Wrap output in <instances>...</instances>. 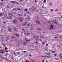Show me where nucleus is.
Segmentation results:
<instances>
[{"label": "nucleus", "instance_id": "nucleus-36", "mask_svg": "<svg viewBox=\"0 0 62 62\" xmlns=\"http://www.w3.org/2000/svg\"><path fill=\"white\" fill-rule=\"evenodd\" d=\"M58 40L59 41H61V40H60V39H59Z\"/></svg>", "mask_w": 62, "mask_h": 62}, {"label": "nucleus", "instance_id": "nucleus-20", "mask_svg": "<svg viewBox=\"0 0 62 62\" xmlns=\"http://www.w3.org/2000/svg\"><path fill=\"white\" fill-rule=\"evenodd\" d=\"M27 26H31L32 25V24L31 23H29L27 24Z\"/></svg>", "mask_w": 62, "mask_h": 62}, {"label": "nucleus", "instance_id": "nucleus-64", "mask_svg": "<svg viewBox=\"0 0 62 62\" xmlns=\"http://www.w3.org/2000/svg\"><path fill=\"white\" fill-rule=\"evenodd\" d=\"M56 36H59V35H58V34H57Z\"/></svg>", "mask_w": 62, "mask_h": 62}, {"label": "nucleus", "instance_id": "nucleus-63", "mask_svg": "<svg viewBox=\"0 0 62 62\" xmlns=\"http://www.w3.org/2000/svg\"><path fill=\"white\" fill-rule=\"evenodd\" d=\"M37 29L38 30H40V29H38V28H37Z\"/></svg>", "mask_w": 62, "mask_h": 62}, {"label": "nucleus", "instance_id": "nucleus-29", "mask_svg": "<svg viewBox=\"0 0 62 62\" xmlns=\"http://www.w3.org/2000/svg\"><path fill=\"white\" fill-rule=\"evenodd\" d=\"M36 38H39V35H36Z\"/></svg>", "mask_w": 62, "mask_h": 62}, {"label": "nucleus", "instance_id": "nucleus-25", "mask_svg": "<svg viewBox=\"0 0 62 62\" xmlns=\"http://www.w3.org/2000/svg\"><path fill=\"white\" fill-rule=\"evenodd\" d=\"M1 16H3V13H1L0 14V16L1 17Z\"/></svg>", "mask_w": 62, "mask_h": 62}, {"label": "nucleus", "instance_id": "nucleus-35", "mask_svg": "<svg viewBox=\"0 0 62 62\" xmlns=\"http://www.w3.org/2000/svg\"><path fill=\"white\" fill-rule=\"evenodd\" d=\"M24 28H23V29H22V31L23 32V31H24Z\"/></svg>", "mask_w": 62, "mask_h": 62}, {"label": "nucleus", "instance_id": "nucleus-17", "mask_svg": "<svg viewBox=\"0 0 62 62\" xmlns=\"http://www.w3.org/2000/svg\"><path fill=\"white\" fill-rule=\"evenodd\" d=\"M53 28H54V27H53V25H52L50 27V29H53Z\"/></svg>", "mask_w": 62, "mask_h": 62}, {"label": "nucleus", "instance_id": "nucleus-30", "mask_svg": "<svg viewBox=\"0 0 62 62\" xmlns=\"http://www.w3.org/2000/svg\"><path fill=\"white\" fill-rule=\"evenodd\" d=\"M26 12H27V13H28V14H30V13H29V12H28V11H26Z\"/></svg>", "mask_w": 62, "mask_h": 62}, {"label": "nucleus", "instance_id": "nucleus-51", "mask_svg": "<svg viewBox=\"0 0 62 62\" xmlns=\"http://www.w3.org/2000/svg\"><path fill=\"white\" fill-rule=\"evenodd\" d=\"M23 44H24V45H25V42H24L23 43Z\"/></svg>", "mask_w": 62, "mask_h": 62}, {"label": "nucleus", "instance_id": "nucleus-39", "mask_svg": "<svg viewBox=\"0 0 62 62\" xmlns=\"http://www.w3.org/2000/svg\"><path fill=\"white\" fill-rule=\"evenodd\" d=\"M28 19H30V18L28 16V17H27Z\"/></svg>", "mask_w": 62, "mask_h": 62}, {"label": "nucleus", "instance_id": "nucleus-8", "mask_svg": "<svg viewBox=\"0 0 62 62\" xmlns=\"http://www.w3.org/2000/svg\"><path fill=\"white\" fill-rule=\"evenodd\" d=\"M21 45L19 43H18L16 45V46L17 47H18V48H19L20 47Z\"/></svg>", "mask_w": 62, "mask_h": 62}, {"label": "nucleus", "instance_id": "nucleus-54", "mask_svg": "<svg viewBox=\"0 0 62 62\" xmlns=\"http://www.w3.org/2000/svg\"><path fill=\"white\" fill-rule=\"evenodd\" d=\"M10 15H11V16H13V15L11 14H10Z\"/></svg>", "mask_w": 62, "mask_h": 62}, {"label": "nucleus", "instance_id": "nucleus-21", "mask_svg": "<svg viewBox=\"0 0 62 62\" xmlns=\"http://www.w3.org/2000/svg\"><path fill=\"white\" fill-rule=\"evenodd\" d=\"M16 36L17 37H19V36L18 35V34H15Z\"/></svg>", "mask_w": 62, "mask_h": 62}, {"label": "nucleus", "instance_id": "nucleus-2", "mask_svg": "<svg viewBox=\"0 0 62 62\" xmlns=\"http://www.w3.org/2000/svg\"><path fill=\"white\" fill-rule=\"evenodd\" d=\"M13 23H18V21L17 20H16V19H14L13 21Z\"/></svg>", "mask_w": 62, "mask_h": 62}, {"label": "nucleus", "instance_id": "nucleus-43", "mask_svg": "<svg viewBox=\"0 0 62 62\" xmlns=\"http://www.w3.org/2000/svg\"><path fill=\"white\" fill-rule=\"evenodd\" d=\"M36 11H37V12H39V10H36Z\"/></svg>", "mask_w": 62, "mask_h": 62}, {"label": "nucleus", "instance_id": "nucleus-6", "mask_svg": "<svg viewBox=\"0 0 62 62\" xmlns=\"http://www.w3.org/2000/svg\"><path fill=\"white\" fill-rule=\"evenodd\" d=\"M13 29L15 31H17L18 30V29L17 28H15L14 27H13Z\"/></svg>", "mask_w": 62, "mask_h": 62}, {"label": "nucleus", "instance_id": "nucleus-32", "mask_svg": "<svg viewBox=\"0 0 62 62\" xmlns=\"http://www.w3.org/2000/svg\"><path fill=\"white\" fill-rule=\"evenodd\" d=\"M3 45L4 47H6V46H6L5 44H3Z\"/></svg>", "mask_w": 62, "mask_h": 62}, {"label": "nucleus", "instance_id": "nucleus-24", "mask_svg": "<svg viewBox=\"0 0 62 62\" xmlns=\"http://www.w3.org/2000/svg\"><path fill=\"white\" fill-rule=\"evenodd\" d=\"M40 38H41V39H44V37H43L42 36H41L40 37Z\"/></svg>", "mask_w": 62, "mask_h": 62}, {"label": "nucleus", "instance_id": "nucleus-9", "mask_svg": "<svg viewBox=\"0 0 62 62\" xmlns=\"http://www.w3.org/2000/svg\"><path fill=\"white\" fill-rule=\"evenodd\" d=\"M19 19H20V22H22L23 20V17H20L19 18Z\"/></svg>", "mask_w": 62, "mask_h": 62}, {"label": "nucleus", "instance_id": "nucleus-49", "mask_svg": "<svg viewBox=\"0 0 62 62\" xmlns=\"http://www.w3.org/2000/svg\"><path fill=\"white\" fill-rule=\"evenodd\" d=\"M26 62H29V61H26Z\"/></svg>", "mask_w": 62, "mask_h": 62}, {"label": "nucleus", "instance_id": "nucleus-60", "mask_svg": "<svg viewBox=\"0 0 62 62\" xmlns=\"http://www.w3.org/2000/svg\"><path fill=\"white\" fill-rule=\"evenodd\" d=\"M57 10H58V9H57V10H55V11H57Z\"/></svg>", "mask_w": 62, "mask_h": 62}, {"label": "nucleus", "instance_id": "nucleus-53", "mask_svg": "<svg viewBox=\"0 0 62 62\" xmlns=\"http://www.w3.org/2000/svg\"><path fill=\"white\" fill-rule=\"evenodd\" d=\"M20 2H23V0H20Z\"/></svg>", "mask_w": 62, "mask_h": 62}, {"label": "nucleus", "instance_id": "nucleus-28", "mask_svg": "<svg viewBox=\"0 0 62 62\" xmlns=\"http://www.w3.org/2000/svg\"><path fill=\"white\" fill-rule=\"evenodd\" d=\"M53 22L54 23H55V22H56V21L55 20L53 21Z\"/></svg>", "mask_w": 62, "mask_h": 62}, {"label": "nucleus", "instance_id": "nucleus-23", "mask_svg": "<svg viewBox=\"0 0 62 62\" xmlns=\"http://www.w3.org/2000/svg\"><path fill=\"white\" fill-rule=\"evenodd\" d=\"M1 39L2 40H4V38L3 37L1 38Z\"/></svg>", "mask_w": 62, "mask_h": 62}, {"label": "nucleus", "instance_id": "nucleus-22", "mask_svg": "<svg viewBox=\"0 0 62 62\" xmlns=\"http://www.w3.org/2000/svg\"><path fill=\"white\" fill-rule=\"evenodd\" d=\"M45 51L46 52H48V49H45Z\"/></svg>", "mask_w": 62, "mask_h": 62}, {"label": "nucleus", "instance_id": "nucleus-33", "mask_svg": "<svg viewBox=\"0 0 62 62\" xmlns=\"http://www.w3.org/2000/svg\"><path fill=\"white\" fill-rule=\"evenodd\" d=\"M23 14L24 16H26V14Z\"/></svg>", "mask_w": 62, "mask_h": 62}, {"label": "nucleus", "instance_id": "nucleus-12", "mask_svg": "<svg viewBox=\"0 0 62 62\" xmlns=\"http://www.w3.org/2000/svg\"><path fill=\"white\" fill-rule=\"evenodd\" d=\"M59 56L60 58H62V54H60L59 55Z\"/></svg>", "mask_w": 62, "mask_h": 62}, {"label": "nucleus", "instance_id": "nucleus-7", "mask_svg": "<svg viewBox=\"0 0 62 62\" xmlns=\"http://www.w3.org/2000/svg\"><path fill=\"white\" fill-rule=\"evenodd\" d=\"M8 39H9V38L8 37H7L5 38V41H7V40H8Z\"/></svg>", "mask_w": 62, "mask_h": 62}, {"label": "nucleus", "instance_id": "nucleus-34", "mask_svg": "<svg viewBox=\"0 0 62 62\" xmlns=\"http://www.w3.org/2000/svg\"><path fill=\"white\" fill-rule=\"evenodd\" d=\"M52 5V3H50V4H49V5L50 6H51V5Z\"/></svg>", "mask_w": 62, "mask_h": 62}, {"label": "nucleus", "instance_id": "nucleus-59", "mask_svg": "<svg viewBox=\"0 0 62 62\" xmlns=\"http://www.w3.org/2000/svg\"><path fill=\"white\" fill-rule=\"evenodd\" d=\"M35 2H38V1L36 0H35Z\"/></svg>", "mask_w": 62, "mask_h": 62}, {"label": "nucleus", "instance_id": "nucleus-16", "mask_svg": "<svg viewBox=\"0 0 62 62\" xmlns=\"http://www.w3.org/2000/svg\"><path fill=\"white\" fill-rule=\"evenodd\" d=\"M29 11H31V12H32V11H33V9H32V8H29Z\"/></svg>", "mask_w": 62, "mask_h": 62}, {"label": "nucleus", "instance_id": "nucleus-18", "mask_svg": "<svg viewBox=\"0 0 62 62\" xmlns=\"http://www.w3.org/2000/svg\"><path fill=\"white\" fill-rule=\"evenodd\" d=\"M36 22L37 23H38V24H40V23L39 22V21H36Z\"/></svg>", "mask_w": 62, "mask_h": 62}, {"label": "nucleus", "instance_id": "nucleus-41", "mask_svg": "<svg viewBox=\"0 0 62 62\" xmlns=\"http://www.w3.org/2000/svg\"><path fill=\"white\" fill-rule=\"evenodd\" d=\"M9 18H10V19H12V17H11V16H9Z\"/></svg>", "mask_w": 62, "mask_h": 62}, {"label": "nucleus", "instance_id": "nucleus-42", "mask_svg": "<svg viewBox=\"0 0 62 62\" xmlns=\"http://www.w3.org/2000/svg\"><path fill=\"white\" fill-rule=\"evenodd\" d=\"M48 44H46V46H48Z\"/></svg>", "mask_w": 62, "mask_h": 62}, {"label": "nucleus", "instance_id": "nucleus-4", "mask_svg": "<svg viewBox=\"0 0 62 62\" xmlns=\"http://www.w3.org/2000/svg\"><path fill=\"white\" fill-rule=\"evenodd\" d=\"M8 31H9V32H11V28L10 27H9L8 28Z\"/></svg>", "mask_w": 62, "mask_h": 62}, {"label": "nucleus", "instance_id": "nucleus-1", "mask_svg": "<svg viewBox=\"0 0 62 62\" xmlns=\"http://www.w3.org/2000/svg\"><path fill=\"white\" fill-rule=\"evenodd\" d=\"M25 34H26V35H30V34H33V32L32 31H31L29 32L27 30H25L24 31Z\"/></svg>", "mask_w": 62, "mask_h": 62}, {"label": "nucleus", "instance_id": "nucleus-44", "mask_svg": "<svg viewBox=\"0 0 62 62\" xmlns=\"http://www.w3.org/2000/svg\"><path fill=\"white\" fill-rule=\"evenodd\" d=\"M27 9H24V11H27Z\"/></svg>", "mask_w": 62, "mask_h": 62}, {"label": "nucleus", "instance_id": "nucleus-14", "mask_svg": "<svg viewBox=\"0 0 62 62\" xmlns=\"http://www.w3.org/2000/svg\"><path fill=\"white\" fill-rule=\"evenodd\" d=\"M18 15V16H19L20 17H22V16H23V14H20L18 15Z\"/></svg>", "mask_w": 62, "mask_h": 62}, {"label": "nucleus", "instance_id": "nucleus-13", "mask_svg": "<svg viewBox=\"0 0 62 62\" xmlns=\"http://www.w3.org/2000/svg\"><path fill=\"white\" fill-rule=\"evenodd\" d=\"M16 2L15 1H11L10 2V3H11V4H13V3H16Z\"/></svg>", "mask_w": 62, "mask_h": 62}, {"label": "nucleus", "instance_id": "nucleus-3", "mask_svg": "<svg viewBox=\"0 0 62 62\" xmlns=\"http://www.w3.org/2000/svg\"><path fill=\"white\" fill-rule=\"evenodd\" d=\"M31 8L32 10H36L37 9V7L36 6H32Z\"/></svg>", "mask_w": 62, "mask_h": 62}, {"label": "nucleus", "instance_id": "nucleus-10", "mask_svg": "<svg viewBox=\"0 0 62 62\" xmlns=\"http://www.w3.org/2000/svg\"><path fill=\"white\" fill-rule=\"evenodd\" d=\"M28 39L26 38H24L23 39V40L24 41H29L30 40H27Z\"/></svg>", "mask_w": 62, "mask_h": 62}, {"label": "nucleus", "instance_id": "nucleus-31", "mask_svg": "<svg viewBox=\"0 0 62 62\" xmlns=\"http://www.w3.org/2000/svg\"><path fill=\"white\" fill-rule=\"evenodd\" d=\"M14 55H16V53H15V52H14Z\"/></svg>", "mask_w": 62, "mask_h": 62}, {"label": "nucleus", "instance_id": "nucleus-47", "mask_svg": "<svg viewBox=\"0 0 62 62\" xmlns=\"http://www.w3.org/2000/svg\"><path fill=\"white\" fill-rule=\"evenodd\" d=\"M46 0H45L44 1V3H46Z\"/></svg>", "mask_w": 62, "mask_h": 62}, {"label": "nucleus", "instance_id": "nucleus-38", "mask_svg": "<svg viewBox=\"0 0 62 62\" xmlns=\"http://www.w3.org/2000/svg\"><path fill=\"white\" fill-rule=\"evenodd\" d=\"M23 52L24 53H26V52H27V51H23Z\"/></svg>", "mask_w": 62, "mask_h": 62}, {"label": "nucleus", "instance_id": "nucleus-19", "mask_svg": "<svg viewBox=\"0 0 62 62\" xmlns=\"http://www.w3.org/2000/svg\"><path fill=\"white\" fill-rule=\"evenodd\" d=\"M0 4H1V7H3L4 6V5H3V4L2 2H1L0 3Z\"/></svg>", "mask_w": 62, "mask_h": 62}, {"label": "nucleus", "instance_id": "nucleus-61", "mask_svg": "<svg viewBox=\"0 0 62 62\" xmlns=\"http://www.w3.org/2000/svg\"><path fill=\"white\" fill-rule=\"evenodd\" d=\"M7 54H5V56H7Z\"/></svg>", "mask_w": 62, "mask_h": 62}, {"label": "nucleus", "instance_id": "nucleus-52", "mask_svg": "<svg viewBox=\"0 0 62 62\" xmlns=\"http://www.w3.org/2000/svg\"><path fill=\"white\" fill-rule=\"evenodd\" d=\"M2 50L0 51V54H1V52H2Z\"/></svg>", "mask_w": 62, "mask_h": 62}, {"label": "nucleus", "instance_id": "nucleus-46", "mask_svg": "<svg viewBox=\"0 0 62 62\" xmlns=\"http://www.w3.org/2000/svg\"><path fill=\"white\" fill-rule=\"evenodd\" d=\"M12 38H13V39H14V36H12Z\"/></svg>", "mask_w": 62, "mask_h": 62}, {"label": "nucleus", "instance_id": "nucleus-50", "mask_svg": "<svg viewBox=\"0 0 62 62\" xmlns=\"http://www.w3.org/2000/svg\"><path fill=\"white\" fill-rule=\"evenodd\" d=\"M31 62H34V61L33 60H31Z\"/></svg>", "mask_w": 62, "mask_h": 62}, {"label": "nucleus", "instance_id": "nucleus-45", "mask_svg": "<svg viewBox=\"0 0 62 62\" xmlns=\"http://www.w3.org/2000/svg\"><path fill=\"white\" fill-rule=\"evenodd\" d=\"M44 42H43L42 43V45H43L44 44Z\"/></svg>", "mask_w": 62, "mask_h": 62}, {"label": "nucleus", "instance_id": "nucleus-48", "mask_svg": "<svg viewBox=\"0 0 62 62\" xmlns=\"http://www.w3.org/2000/svg\"><path fill=\"white\" fill-rule=\"evenodd\" d=\"M5 49H6V50H7V49H8V48H7V47H5Z\"/></svg>", "mask_w": 62, "mask_h": 62}, {"label": "nucleus", "instance_id": "nucleus-37", "mask_svg": "<svg viewBox=\"0 0 62 62\" xmlns=\"http://www.w3.org/2000/svg\"><path fill=\"white\" fill-rule=\"evenodd\" d=\"M54 39H57V38H58V37H54Z\"/></svg>", "mask_w": 62, "mask_h": 62}, {"label": "nucleus", "instance_id": "nucleus-11", "mask_svg": "<svg viewBox=\"0 0 62 62\" xmlns=\"http://www.w3.org/2000/svg\"><path fill=\"white\" fill-rule=\"evenodd\" d=\"M16 10L14 9L13 11V12L14 14H16Z\"/></svg>", "mask_w": 62, "mask_h": 62}, {"label": "nucleus", "instance_id": "nucleus-58", "mask_svg": "<svg viewBox=\"0 0 62 62\" xmlns=\"http://www.w3.org/2000/svg\"><path fill=\"white\" fill-rule=\"evenodd\" d=\"M47 55H50V54H47Z\"/></svg>", "mask_w": 62, "mask_h": 62}, {"label": "nucleus", "instance_id": "nucleus-57", "mask_svg": "<svg viewBox=\"0 0 62 62\" xmlns=\"http://www.w3.org/2000/svg\"><path fill=\"white\" fill-rule=\"evenodd\" d=\"M17 54H20V53H19V52H18V53H17Z\"/></svg>", "mask_w": 62, "mask_h": 62}, {"label": "nucleus", "instance_id": "nucleus-27", "mask_svg": "<svg viewBox=\"0 0 62 62\" xmlns=\"http://www.w3.org/2000/svg\"><path fill=\"white\" fill-rule=\"evenodd\" d=\"M6 60L7 61H8V59L7 58H6Z\"/></svg>", "mask_w": 62, "mask_h": 62}, {"label": "nucleus", "instance_id": "nucleus-26", "mask_svg": "<svg viewBox=\"0 0 62 62\" xmlns=\"http://www.w3.org/2000/svg\"><path fill=\"white\" fill-rule=\"evenodd\" d=\"M42 34L43 35H44L45 34V33L44 32H43L42 33Z\"/></svg>", "mask_w": 62, "mask_h": 62}, {"label": "nucleus", "instance_id": "nucleus-62", "mask_svg": "<svg viewBox=\"0 0 62 62\" xmlns=\"http://www.w3.org/2000/svg\"><path fill=\"white\" fill-rule=\"evenodd\" d=\"M32 27H31V29H32Z\"/></svg>", "mask_w": 62, "mask_h": 62}, {"label": "nucleus", "instance_id": "nucleus-55", "mask_svg": "<svg viewBox=\"0 0 62 62\" xmlns=\"http://www.w3.org/2000/svg\"><path fill=\"white\" fill-rule=\"evenodd\" d=\"M34 43H37V42H33Z\"/></svg>", "mask_w": 62, "mask_h": 62}, {"label": "nucleus", "instance_id": "nucleus-15", "mask_svg": "<svg viewBox=\"0 0 62 62\" xmlns=\"http://www.w3.org/2000/svg\"><path fill=\"white\" fill-rule=\"evenodd\" d=\"M27 23L25 22L24 23V24H23L22 25V26H24V25H26Z\"/></svg>", "mask_w": 62, "mask_h": 62}, {"label": "nucleus", "instance_id": "nucleus-56", "mask_svg": "<svg viewBox=\"0 0 62 62\" xmlns=\"http://www.w3.org/2000/svg\"><path fill=\"white\" fill-rule=\"evenodd\" d=\"M0 58L1 59H3V57L1 58Z\"/></svg>", "mask_w": 62, "mask_h": 62}, {"label": "nucleus", "instance_id": "nucleus-40", "mask_svg": "<svg viewBox=\"0 0 62 62\" xmlns=\"http://www.w3.org/2000/svg\"><path fill=\"white\" fill-rule=\"evenodd\" d=\"M0 31L1 32H3V30L2 29H1L0 30Z\"/></svg>", "mask_w": 62, "mask_h": 62}, {"label": "nucleus", "instance_id": "nucleus-5", "mask_svg": "<svg viewBox=\"0 0 62 62\" xmlns=\"http://www.w3.org/2000/svg\"><path fill=\"white\" fill-rule=\"evenodd\" d=\"M36 36H37V35H34L33 37L32 38V39H37V38L36 37Z\"/></svg>", "mask_w": 62, "mask_h": 62}]
</instances>
